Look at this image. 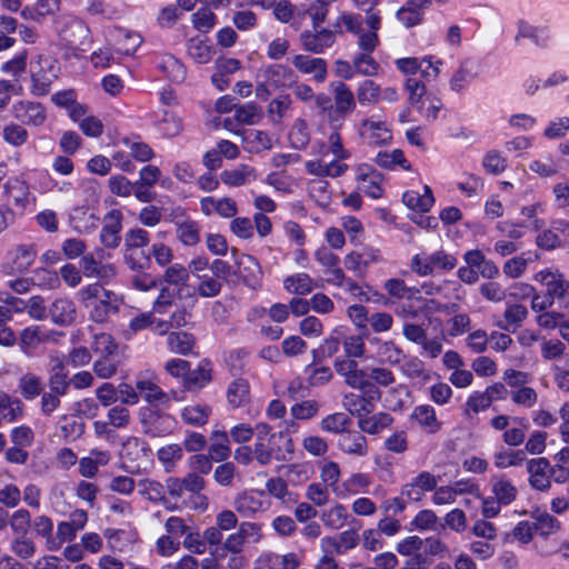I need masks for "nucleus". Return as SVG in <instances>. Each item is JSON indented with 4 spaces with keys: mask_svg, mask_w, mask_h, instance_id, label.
Listing matches in <instances>:
<instances>
[{
    "mask_svg": "<svg viewBox=\"0 0 569 569\" xmlns=\"http://www.w3.org/2000/svg\"><path fill=\"white\" fill-rule=\"evenodd\" d=\"M551 466L546 458H535L527 462L530 486L539 491H547L551 487Z\"/></svg>",
    "mask_w": 569,
    "mask_h": 569,
    "instance_id": "obj_8",
    "label": "nucleus"
},
{
    "mask_svg": "<svg viewBox=\"0 0 569 569\" xmlns=\"http://www.w3.org/2000/svg\"><path fill=\"white\" fill-rule=\"evenodd\" d=\"M261 118V108L254 102L234 107V120L240 124H256Z\"/></svg>",
    "mask_w": 569,
    "mask_h": 569,
    "instance_id": "obj_47",
    "label": "nucleus"
},
{
    "mask_svg": "<svg viewBox=\"0 0 569 569\" xmlns=\"http://www.w3.org/2000/svg\"><path fill=\"white\" fill-rule=\"evenodd\" d=\"M212 438H217V441L212 442L209 448L210 457L217 461L226 460L231 453L227 432L213 431Z\"/></svg>",
    "mask_w": 569,
    "mask_h": 569,
    "instance_id": "obj_51",
    "label": "nucleus"
},
{
    "mask_svg": "<svg viewBox=\"0 0 569 569\" xmlns=\"http://www.w3.org/2000/svg\"><path fill=\"white\" fill-rule=\"evenodd\" d=\"M357 99L361 104H373L380 99V87L372 80L363 81L357 90Z\"/></svg>",
    "mask_w": 569,
    "mask_h": 569,
    "instance_id": "obj_58",
    "label": "nucleus"
},
{
    "mask_svg": "<svg viewBox=\"0 0 569 569\" xmlns=\"http://www.w3.org/2000/svg\"><path fill=\"white\" fill-rule=\"evenodd\" d=\"M136 389L143 396L144 400L151 405H168L170 402V395L150 380H137Z\"/></svg>",
    "mask_w": 569,
    "mask_h": 569,
    "instance_id": "obj_25",
    "label": "nucleus"
},
{
    "mask_svg": "<svg viewBox=\"0 0 569 569\" xmlns=\"http://www.w3.org/2000/svg\"><path fill=\"white\" fill-rule=\"evenodd\" d=\"M493 498H496L503 506H508L513 502L518 496L517 487L507 479L505 476L492 479Z\"/></svg>",
    "mask_w": 569,
    "mask_h": 569,
    "instance_id": "obj_28",
    "label": "nucleus"
},
{
    "mask_svg": "<svg viewBox=\"0 0 569 569\" xmlns=\"http://www.w3.org/2000/svg\"><path fill=\"white\" fill-rule=\"evenodd\" d=\"M342 26L347 31L351 33H360L362 27V18L357 13L343 12L340 17H338L333 24L335 34H341L343 32Z\"/></svg>",
    "mask_w": 569,
    "mask_h": 569,
    "instance_id": "obj_54",
    "label": "nucleus"
},
{
    "mask_svg": "<svg viewBox=\"0 0 569 569\" xmlns=\"http://www.w3.org/2000/svg\"><path fill=\"white\" fill-rule=\"evenodd\" d=\"M262 527L257 522L243 521L239 525L236 532L230 533L222 545V553L219 557H224L227 552L231 555H240L246 547V543H258L262 539Z\"/></svg>",
    "mask_w": 569,
    "mask_h": 569,
    "instance_id": "obj_4",
    "label": "nucleus"
},
{
    "mask_svg": "<svg viewBox=\"0 0 569 569\" xmlns=\"http://www.w3.org/2000/svg\"><path fill=\"white\" fill-rule=\"evenodd\" d=\"M3 140L13 147H21L29 138L27 129L17 123H9L2 129Z\"/></svg>",
    "mask_w": 569,
    "mask_h": 569,
    "instance_id": "obj_57",
    "label": "nucleus"
},
{
    "mask_svg": "<svg viewBox=\"0 0 569 569\" xmlns=\"http://www.w3.org/2000/svg\"><path fill=\"white\" fill-rule=\"evenodd\" d=\"M116 51L129 56L133 53L141 43L140 36L126 30H118L116 34Z\"/></svg>",
    "mask_w": 569,
    "mask_h": 569,
    "instance_id": "obj_46",
    "label": "nucleus"
},
{
    "mask_svg": "<svg viewBox=\"0 0 569 569\" xmlns=\"http://www.w3.org/2000/svg\"><path fill=\"white\" fill-rule=\"evenodd\" d=\"M351 419L345 412L328 415L320 421L321 430L335 435H342L349 429Z\"/></svg>",
    "mask_w": 569,
    "mask_h": 569,
    "instance_id": "obj_41",
    "label": "nucleus"
},
{
    "mask_svg": "<svg viewBox=\"0 0 569 569\" xmlns=\"http://www.w3.org/2000/svg\"><path fill=\"white\" fill-rule=\"evenodd\" d=\"M438 485V477L429 471H421L402 486L401 496L411 502L423 500L426 492L432 491Z\"/></svg>",
    "mask_w": 569,
    "mask_h": 569,
    "instance_id": "obj_5",
    "label": "nucleus"
},
{
    "mask_svg": "<svg viewBox=\"0 0 569 569\" xmlns=\"http://www.w3.org/2000/svg\"><path fill=\"white\" fill-rule=\"evenodd\" d=\"M139 493L151 502H167L164 486L156 480L142 479L138 482Z\"/></svg>",
    "mask_w": 569,
    "mask_h": 569,
    "instance_id": "obj_43",
    "label": "nucleus"
},
{
    "mask_svg": "<svg viewBox=\"0 0 569 569\" xmlns=\"http://www.w3.org/2000/svg\"><path fill=\"white\" fill-rule=\"evenodd\" d=\"M361 137L370 144L380 146L389 143L392 139L391 131L382 121L365 119L360 128Z\"/></svg>",
    "mask_w": 569,
    "mask_h": 569,
    "instance_id": "obj_16",
    "label": "nucleus"
},
{
    "mask_svg": "<svg viewBox=\"0 0 569 569\" xmlns=\"http://www.w3.org/2000/svg\"><path fill=\"white\" fill-rule=\"evenodd\" d=\"M12 552L20 559H29L36 552L34 542L27 535H18L11 542Z\"/></svg>",
    "mask_w": 569,
    "mask_h": 569,
    "instance_id": "obj_61",
    "label": "nucleus"
},
{
    "mask_svg": "<svg viewBox=\"0 0 569 569\" xmlns=\"http://www.w3.org/2000/svg\"><path fill=\"white\" fill-rule=\"evenodd\" d=\"M291 106L292 99L289 94H281L271 100L267 109L270 121L274 124L281 123Z\"/></svg>",
    "mask_w": 569,
    "mask_h": 569,
    "instance_id": "obj_42",
    "label": "nucleus"
},
{
    "mask_svg": "<svg viewBox=\"0 0 569 569\" xmlns=\"http://www.w3.org/2000/svg\"><path fill=\"white\" fill-rule=\"evenodd\" d=\"M188 54L198 63H208L213 56V49L206 41L191 39L188 46Z\"/></svg>",
    "mask_w": 569,
    "mask_h": 569,
    "instance_id": "obj_53",
    "label": "nucleus"
},
{
    "mask_svg": "<svg viewBox=\"0 0 569 569\" xmlns=\"http://www.w3.org/2000/svg\"><path fill=\"white\" fill-rule=\"evenodd\" d=\"M176 227L177 238L184 246H196L200 242V226L197 221L191 219L177 221Z\"/></svg>",
    "mask_w": 569,
    "mask_h": 569,
    "instance_id": "obj_33",
    "label": "nucleus"
},
{
    "mask_svg": "<svg viewBox=\"0 0 569 569\" xmlns=\"http://www.w3.org/2000/svg\"><path fill=\"white\" fill-rule=\"evenodd\" d=\"M353 68L359 74L372 77L378 74L379 63L368 53H358L353 57Z\"/></svg>",
    "mask_w": 569,
    "mask_h": 569,
    "instance_id": "obj_59",
    "label": "nucleus"
},
{
    "mask_svg": "<svg viewBox=\"0 0 569 569\" xmlns=\"http://www.w3.org/2000/svg\"><path fill=\"white\" fill-rule=\"evenodd\" d=\"M13 116L24 124L39 127L46 121V110L39 102L20 101L13 106Z\"/></svg>",
    "mask_w": 569,
    "mask_h": 569,
    "instance_id": "obj_11",
    "label": "nucleus"
},
{
    "mask_svg": "<svg viewBox=\"0 0 569 569\" xmlns=\"http://www.w3.org/2000/svg\"><path fill=\"white\" fill-rule=\"evenodd\" d=\"M338 447L345 455L359 458L369 452L368 440L360 431H345L339 438Z\"/></svg>",
    "mask_w": 569,
    "mask_h": 569,
    "instance_id": "obj_13",
    "label": "nucleus"
},
{
    "mask_svg": "<svg viewBox=\"0 0 569 569\" xmlns=\"http://www.w3.org/2000/svg\"><path fill=\"white\" fill-rule=\"evenodd\" d=\"M232 23L240 31H249L257 27L258 14L250 9L236 11L232 16Z\"/></svg>",
    "mask_w": 569,
    "mask_h": 569,
    "instance_id": "obj_64",
    "label": "nucleus"
},
{
    "mask_svg": "<svg viewBox=\"0 0 569 569\" xmlns=\"http://www.w3.org/2000/svg\"><path fill=\"white\" fill-rule=\"evenodd\" d=\"M122 213L119 210H111L103 219V227L100 233L101 242L107 248H116L120 242Z\"/></svg>",
    "mask_w": 569,
    "mask_h": 569,
    "instance_id": "obj_17",
    "label": "nucleus"
},
{
    "mask_svg": "<svg viewBox=\"0 0 569 569\" xmlns=\"http://www.w3.org/2000/svg\"><path fill=\"white\" fill-rule=\"evenodd\" d=\"M158 131L163 138L172 139L183 131V119L174 111L164 110L162 117L157 121Z\"/></svg>",
    "mask_w": 569,
    "mask_h": 569,
    "instance_id": "obj_23",
    "label": "nucleus"
},
{
    "mask_svg": "<svg viewBox=\"0 0 569 569\" xmlns=\"http://www.w3.org/2000/svg\"><path fill=\"white\" fill-rule=\"evenodd\" d=\"M393 418L388 412H378L372 416L360 417L358 427L361 432L377 435L391 426Z\"/></svg>",
    "mask_w": 569,
    "mask_h": 569,
    "instance_id": "obj_27",
    "label": "nucleus"
},
{
    "mask_svg": "<svg viewBox=\"0 0 569 569\" xmlns=\"http://www.w3.org/2000/svg\"><path fill=\"white\" fill-rule=\"evenodd\" d=\"M527 317L528 310L525 306L518 303L508 305L503 312L506 325H499V327L505 330H509L511 327L518 328Z\"/></svg>",
    "mask_w": 569,
    "mask_h": 569,
    "instance_id": "obj_49",
    "label": "nucleus"
},
{
    "mask_svg": "<svg viewBox=\"0 0 569 569\" xmlns=\"http://www.w3.org/2000/svg\"><path fill=\"white\" fill-rule=\"evenodd\" d=\"M402 201L412 210L427 212L433 206L435 198L431 189L428 186H425L421 191L410 190L405 192Z\"/></svg>",
    "mask_w": 569,
    "mask_h": 569,
    "instance_id": "obj_21",
    "label": "nucleus"
},
{
    "mask_svg": "<svg viewBox=\"0 0 569 569\" xmlns=\"http://www.w3.org/2000/svg\"><path fill=\"white\" fill-rule=\"evenodd\" d=\"M531 517L535 520L532 522L535 531L541 536H549L560 528V522L557 518L545 511L536 510L531 513Z\"/></svg>",
    "mask_w": 569,
    "mask_h": 569,
    "instance_id": "obj_44",
    "label": "nucleus"
},
{
    "mask_svg": "<svg viewBox=\"0 0 569 569\" xmlns=\"http://www.w3.org/2000/svg\"><path fill=\"white\" fill-rule=\"evenodd\" d=\"M347 517L348 513L346 507L339 503L325 510L320 516L322 522L333 530L342 528L346 523Z\"/></svg>",
    "mask_w": 569,
    "mask_h": 569,
    "instance_id": "obj_50",
    "label": "nucleus"
},
{
    "mask_svg": "<svg viewBox=\"0 0 569 569\" xmlns=\"http://www.w3.org/2000/svg\"><path fill=\"white\" fill-rule=\"evenodd\" d=\"M163 280L168 284L184 286L189 280V270L180 263L171 264L166 269Z\"/></svg>",
    "mask_w": 569,
    "mask_h": 569,
    "instance_id": "obj_63",
    "label": "nucleus"
},
{
    "mask_svg": "<svg viewBox=\"0 0 569 569\" xmlns=\"http://www.w3.org/2000/svg\"><path fill=\"white\" fill-rule=\"evenodd\" d=\"M244 149L250 153H261L272 148V141L268 132L250 129L242 133Z\"/></svg>",
    "mask_w": 569,
    "mask_h": 569,
    "instance_id": "obj_22",
    "label": "nucleus"
},
{
    "mask_svg": "<svg viewBox=\"0 0 569 569\" xmlns=\"http://www.w3.org/2000/svg\"><path fill=\"white\" fill-rule=\"evenodd\" d=\"M37 257L34 244H20L14 249L12 269L23 272L32 266Z\"/></svg>",
    "mask_w": 569,
    "mask_h": 569,
    "instance_id": "obj_37",
    "label": "nucleus"
},
{
    "mask_svg": "<svg viewBox=\"0 0 569 569\" xmlns=\"http://www.w3.org/2000/svg\"><path fill=\"white\" fill-rule=\"evenodd\" d=\"M284 288L295 295L305 296L315 288L313 279L307 273H297L289 276L283 281Z\"/></svg>",
    "mask_w": 569,
    "mask_h": 569,
    "instance_id": "obj_39",
    "label": "nucleus"
},
{
    "mask_svg": "<svg viewBox=\"0 0 569 569\" xmlns=\"http://www.w3.org/2000/svg\"><path fill=\"white\" fill-rule=\"evenodd\" d=\"M340 473V467L335 461L325 462L320 469V478L322 480V483L331 488L332 491L336 492L337 495H340V492H338L337 487Z\"/></svg>",
    "mask_w": 569,
    "mask_h": 569,
    "instance_id": "obj_60",
    "label": "nucleus"
},
{
    "mask_svg": "<svg viewBox=\"0 0 569 569\" xmlns=\"http://www.w3.org/2000/svg\"><path fill=\"white\" fill-rule=\"evenodd\" d=\"M167 345L172 352L187 356L192 351L196 338L187 331H172L168 335Z\"/></svg>",
    "mask_w": 569,
    "mask_h": 569,
    "instance_id": "obj_29",
    "label": "nucleus"
},
{
    "mask_svg": "<svg viewBox=\"0 0 569 569\" xmlns=\"http://www.w3.org/2000/svg\"><path fill=\"white\" fill-rule=\"evenodd\" d=\"M121 365V359L118 353L109 356H100L93 362V372L100 379H109L114 376Z\"/></svg>",
    "mask_w": 569,
    "mask_h": 569,
    "instance_id": "obj_36",
    "label": "nucleus"
},
{
    "mask_svg": "<svg viewBox=\"0 0 569 569\" xmlns=\"http://www.w3.org/2000/svg\"><path fill=\"white\" fill-rule=\"evenodd\" d=\"M535 279L546 287V293L552 300L563 299L569 295V281L559 271L541 270L536 273Z\"/></svg>",
    "mask_w": 569,
    "mask_h": 569,
    "instance_id": "obj_7",
    "label": "nucleus"
},
{
    "mask_svg": "<svg viewBox=\"0 0 569 569\" xmlns=\"http://www.w3.org/2000/svg\"><path fill=\"white\" fill-rule=\"evenodd\" d=\"M211 415V408L202 403L186 406L181 411L182 420L193 427L204 426Z\"/></svg>",
    "mask_w": 569,
    "mask_h": 569,
    "instance_id": "obj_31",
    "label": "nucleus"
},
{
    "mask_svg": "<svg viewBox=\"0 0 569 569\" xmlns=\"http://www.w3.org/2000/svg\"><path fill=\"white\" fill-rule=\"evenodd\" d=\"M150 242L148 231L143 229H132L129 230L124 236V259L126 262L131 267V269H136L141 267L136 260V252L139 249H143Z\"/></svg>",
    "mask_w": 569,
    "mask_h": 569,
    "instance_id": "obj_12",
    "label": "nucleus"
},
{
    "mask_svg": "<svg viewBox=\"0 0 569 569\" xmlns=\"http://www.w3.org/2000/svg\"><path fill=\"white\" fill-rule=\"evenodd\" d=\"M495 465L500 469L520 466L526 460L522 450H501L495 453Z\"/></svg>",
    "mask_w": 569,
    "mask_h": 569,
    "instance_id": "obj_56",
    "label": "nucleus"
},
{
    "mask_svg": "<svg viewBox=\"0 0 569 569\" xmlns=\"http://www.w3.org/2000/svg\"><path fill=\"white\" fill-rule=\"evenodd\" d=\"M330 88L335 101L333 118L335 121H337L338 119L345 118L355 110L356 100L350 88L341 81L332 82Z\"/></svg>",
    "mask_w": 569,
    "mask_h": 569,
    "instance_id": "obj_9",
    "label": "nucleus"
},
{
    "mask_svg": "<svg viewBox=\"0 0 569 569\" xmlns=\"http://www.w3.org/2000/svg\"><path fill=\"white\" fill-rule=\"evenodd\" d=\"M289 141L297 150L305 149L310 142L308 124L303 119H297L289 132Z\"/></svg>",
    "mask_w": 569,
    "mask_h": 569,
    "instance_id": "obj_48",
    "label": "nucleus"
},
{
    "mask_svg": "<svg viewBox=\"0 0 569 569\" xmlns=\"http://www.w3.org/2000/svg\"><path fill=\"white\" fill-rule=\"evenodd\" d=\"M295 443L286 432H273L266 439H256L254 459L260 466L271 462H287L293 458Z\"/></svg>",
    "mask_w": 569,
    "mask_h": 569,
    "instance_id": "obj_2",
    "label": "nucleus"
},
{
    "mask_svg": "<svg viewBox=\"0 0 569 569\" xmlns=\"http://www.w3.org/2000/svg\"><path fill=\"white\" fill-rule=\"evenodd\" d=\"M299 40L305 51L320 54L333 46L336 34L333 30L313 28V30L301 32Z\"/></svg>",
    "mask_w": 569,
    "mask_h": 569,
    "instance_id": "obj_6",
    "label": "nucleus"
},
{
    "mask_svg": "<svg viewBox=\"0 0 569 569\" xmlns=\"http://www.w3.org/2000/svg\"><path fill=\"white\" fill-rule=\"evenodd\" d=\"M200 210L204 216L217 213L222 218H233L238 212L236 201L229 197H204L200 200Z\"/></svg>",
    "mask_w": 569,
    "mask_h": 569,
    "instance_id": "obj_15",
    "label": "nucleus"
},
{
    "mask_svg": "<svg viewBox=\"0 0 569 569\" xmlns=\"http://www.w3.org/2000/svg\"><path fill=\"white\" fill-rule=\"evenodd\" d=\"M211 380V370L201 365L194 370L188 369L184 378L183 386L187 390H199L203 388Z\"/></svg>",
    "mask_w": 569,
    "mask_h": 569,
    "instance_id": "obj_45",
    "label": "nucleus"
},
{
    "mask_svg": "<svg viewBox=\"0 0 569 569\" xmlns=\"http://www.w3.org/2000/svg\"><path fill=\"white\" fill-rule=\"evenodd\" d=\"M412 417L419 422V425L428 428L430 432H437L440 428V423L436 417V411L429 405L418 406L415 409Z\"/></svg>",
    "mask_w": 569,
    "mask_h": 569,
    "instance_id": "obj_52",
    "label": "nucleus"
},
{
    "mask_svg": "<svg viewBox=\"0 0 569 569\" xmlns=\"http://www.w3.org/2000/svg\"><path fill=\"white\" fill-rule=\"evenodd\" d=\"M221 181L229 187H240L257 178L254 168L248 164H239L231 170H224L220 174Z\"/></svg>",
    "mask_w": 569,
    "mask_h": 569,
    "instance_id": "obj_26",
    "label": "nucleus"
},
{
    "mask_svg": "<svg viewBox=\"0 0 569 569\" xmlns=\"http://www.w3.org/2000/svg\"><path fill=\"white\" fill-rule=\"evenodd\" d=\"M18 388L24 399L33 400L42 393L43 383L40 377L28 372L19 379Z\"/></svg>",
    "mask_w": 569,
    "mask_h": 569,
    "instance_id": "obj_38",
    "label": "nucleus"
},
{
    "mask_svg": "<svg viewBox=\"0 0 569 569\" xmlns=\"http://www.w3.org/2000/svg\"><path fill=\"white\" fill-rule=\"evenodd\" d=\"M242 282L251 289L261 287L262 270L259 261L250 254H241L237 260V271Z\"/></svg>",
    "mask_w": 569,
    "mask_h": 569,
    "instance_id": "obj_10",
    "label": "nucleus"
},
{
    "mask_svg": "<svg viewBox=\"0 0 569 569\" xmlns=\"http://www.w3.org/2000/svg\"><path fill=\"white\" fill-rule=\"evenodd\" d=\"M146 431L152 436L169 433L173 428V418L170 415L161 413L159 410L150 409L142 417Z\"/></svg>",
    "mask_w": 569,
    "mask_h": 569,
    "instance_id": "obj_18",
    "label": "nucleus"
},
{
    "mask_svg": "<svg viewBox=\"0 0 569 569\" xmlns=\"http://www.w3.org/2000/svg\"><path fill=\"white\" fill-rule=\"evenodd\" d=\"M383 289L390 297L398 300L405 298L409 300L417 299L420 293V289L416 287H408L406 282L399 278L388 279L383 284Z\"/></svg>",
    "mask_w": 569,
    "mask_h": 569,
    "instance_id": "obj_34",
    "label": "nucleus"
},
{
    "mask_svg": "<svg viewBox=\"0 0 569 569\" xmlns=\"http://www.w3.org/2000/svg\"><path fill=\"white\" fill-rule=\"evenodd\" d=\"M233 507L239 515L251 517L263 509V503L254 495L242 492L234 498Z\"/></svg>",
    "mask_w": 569,
    "mask_h": 569,
    "instance_id": "obj_35",
    "label": "nucleus"
},
{
    "mask_svg": "<svg viewBox=\"0 0 569 569\" xmlns=\"http://www.w3.org/2000/svg\"><path fill=\"white\" fill-rule=\"evenodd\" d=\"M91 349L93 352L98 353L99 357L118 353V345L114 342L113 338L106 332L97 333L93 336Z\"/></svg>",
    "mask_w": 569,
    "mask_h": 569,
    "instance_id": "obj_55",
    "label": "nucleus"
},
{
    "mask_svg": "<svg viewBox=\"0 0 569 569\" xmlns=\"http://www.w3.org/2000/svg\"><path fill=\"white\" fill-rule=\"evenodd\" d=\"M82 305L90 309L89 318L93 322H107L111 315L119 311L122 298L116 292L104 289L98 283H92L79 292Z\"/></svg>",
    "mask_w": 569,
    "mask_h": 569,
    "instance_id": "obj_1",
    "label": "nucleus"
},
{
    "mask_svg": "<svg viewBox=\"0 0 569 569\" xmlns=\"http://www.w3.org/2000/svg\"><path fill=\"white\" fill-rule=\"evenodd\" d=\"M347 410L360 420V417H366L373 411L372 397H365L361 395L350 393L345 396L343 401Z\"/></svg>",
    "mask_w": 569,
    "mask_h": 569,
    "instance_id": "obj_30",
    "label": "nucleus"
},
{
    "mask_svg": "<svg viewBox=\"0 0 569 569\" xmlns=\"http://www.w3.org/2000/svg\"><path fill=\"white\" fill-rule=\"evenodd\" d=\"M23 403L20 399L0 391V413L8 421H14L23 415Z\"/></svg>",
    "mask_w": 569,
    "mask_h": 569,
    "instance_id": "obj_40",
    "label": "nucleus"
},
{
    "mask_svg": "<svg viewBox=\"0 0 569 569\" xmlns=\"http://www.w3.org/2000/svg\"><path fill=\"white\" fill-rule=\"evenodd\" d=\"M48 340V336L38 326L24 328L19 335V346L23 353H29Z\"/></svg>",
    "mask_w": 569,
    "mask_h": 569,
    "instance_id": "obj_32",
    "label": "nucleus"
},
{
    "mask_svg": "<svg viewBox=\"0 0 569 569\" xmlns=\"http://www.w3.org/2000/svg\"><path fill=\"white\" fill-rule=\"evenodd\" d=\"M49 315L56 325L69 326L74 321L77 310L72 300L58 298L51 303Z\"/></svg>",
    "mask_w": 569,
    "mask_h": 569,
    "instance_id": "obj_19",
    "label": "nucleus"
},
{
    "mask_svg": "<svg viewBox=\"0 0 569 569\" xmlns=\"http://www.w3.org/2000/svg\"><path fill=\"white\" fill-rule=\"evenodd\" d=\"M266 82L274 88L291 87L297 82V76L287 66L272 64L263 71Z\"/></svg>",
    "mask_w": 569,
    "mask_h": 569,
    "instance_id": "obj_20",
    "label": "nucleus"
},
{
    "mask_svg": "<svg viewBox=\"0 0 569 569\" xmlns=\"http://www.w3.org/2000/svg\"><path fill=\"white\" fill-rule=\"evenodd\" d=\"M227 400L232 408H240L250 402V385L247 379L237 378L228 387Z\"/></svg>",
    "mask_w": 569,
    "mask_h": 569,
    "instance_id": "obj_24",
    "label": "nucleus"
},
{
    "mask_svg": "<svg viewBox=\"0 0 569 569\" xmlns=\"http://www.w3.org/2000/svg\"><path fill=\"white\" fill-rule=\"evenodd\" d=\"M292 64L301 73L313 74V79L318 82H323L327 78V62L322 58L297 54L292 59Z\"/></svg>",
    "mask_w": 569,
    "mask_h": 569,
    "instance_id": "obj_14",
    "label": "nucleus"
},
{
    "mask_svg": "<svg viewBox=\"0 0 569 569\" xmlns=\"http://www.w3.org/2000/svg\"><path fill=\"white\" fill-rule=\"evenodd\" d=\"M315 259L325 269L323 280L331 286L342 288L352 295H359L361 288L351 278L347 277L345 271L339 267L340 259L329 248L320 247L315 252Z\"/></svg>",
    "mask_w": 569,
    "mask_h": 569,
    "instance_id": "obj_3",
    "label": "nucleus"
},
{
    "mask_svg": "<svg viewBox=\"0 0 569 569\" xmlns=\"http://www.w3.org/2000/svg\"><path fill=\"white\" fill-rule=\"evenodd\" d=\"M216 21V14L207 8H200L192 14V24L200 32H209Z\"/></svg>",
    "mask_w": 569,
    "mask_h": 569,
    "instance_id": "obj_62",
    "label": "nucleus"
}]
</instances>
